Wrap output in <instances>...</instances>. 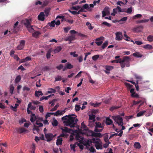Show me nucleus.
<instances>
[{
	"label": "nucleus",
	"mask_w": 153,
	"mask_h": 153,
	"mask_svg": "<svg viewBox=\"0 0 153 153\" xmlns=\"http://www.w3.org/2000/svg\"><path fill=\"white\" fill-rule=\"evenodd\" d=\"M134 146L135 148L138 149H140L141 147L140 143L138 142L135 143Z\"/></svg>",
	"instance_id": "393cba45"
},
{
	"label": "nucleus",
	"mask_w": 153,
	"mask_h": 153,
	"mask_svg": "<svg viewBox=\"0 0 153 153\" xmlns=\"http://www.w3.org/2000/svg\"><path fill=\"white\" fill-rule=\"evenodd\" d=\"M131 59L129 56H124L123 58V62H124L126 65V66L129 67L130 65V61Z\"/></svg>",
	"instance_id": "0eeeda50"
},
{
	"label": "nucleus",
	"mask_w": 153,
	"mask_h": 153,
	"mask_svg": "<svg viewBox=\"0 0 153 153\" xmlns=\"http://www.w3.org/2000/svg\"><path fill=\"white\" fill-rule=\"evenodd\" d=\"M108 41H105L104 43L102 45V49H104L106 48L108 45Z\"/></svg>",
	"instance_id": "c03bdc74"
},
{
	"label": "nucleus",
	"mask_w": 153,
	"mask_h": 153,
	"mask_svg": "<svg viewBox=\"0 0 153 153\" xmlns=\"http://www.w3.org/2000/svg\"><path fill=\"white\" fill-rule=\"evenodd\" d=\"M131 96L132 97L136 98H138L139 97V95L136 94L135 92V94H131Z\"/></svg>",
	"instance_id": "4d7b16f0"
},
{
	"label": "nucleus",
	"mask_w": 153,
	"mask_h": 153,
	"mask_svg": "<svg viewBox=\"0 0 153 153\" xmlns=\"http://www.w3.org/2000/svg\"><path fill=\"white\" fill-rule=\"evenodd\" d=\"M43 94L41 91H36L35 95L36 97H39L40 96H42Z\"/></svg>",
	"instance_id": "aec40b11"
},
{
	"label": "nucleus",
	"mask_w": 153,
	"mask_h": 153,
	"mask_svg": "<svg viewBox=\"0 0 153 153\" xmlns=\"http://www.w3.org/2000/svg\"><path fill=\"white\" fill-rule=\"evenodd\" d=\"M81 8V7L79 6H73L72 7L71 9L75 10H77Z\"/></svg>",
	"instance_id": "8fccbe9b"
},
{
	"label": "nucleus",
	"mask_w": 153,
	"mask_h": 153,
	"mask_svg": "<svg viewBox=\"0 0 153 153\" xmlns=\"http://www.w3.org/2000/svg\"><path fill=\"white\" fill-rule=\"evenodd\" d=\"M25 44V41L22 40L20 41V44L17 46V49L18 50H21L23 49Z\"/></svg>",
	"instance_id": "1a4fd4ad"
},
{
	"label": "nucleus",
	"mask_w": 153,
	"mask_h": 153,
	"mask_svg": "<svg viewBox=\"0 0 153 153\" xmlns=\"http://www.w3.org/2000/svg\"><path fill=\"white\" fill-rule=\"evenodd\" d=\"M30 104H28V105H27V113L28 114H30V113H32V111H31L30 110Z\"/></svg>",
	"instance_id": "5fc2aeb1"
},
{
	"label": "nucleus",
	"mask_w": 153,
	"mask_h": 153,
	"mask_svg": "<svg viewBox=\"0 0 153 153\" xmlns=\"http://www.w3.org/2000/svg\"><path fill=\"white\" fill-rule=\"evenodd\" d=\"M112 118L119 126L123 125V119L120 116H113L112 117Z\"/></svg>",
	"instance_id": "20e7f679"
},
{
	"label": "nucleus",
	"mask_w": 153,
	"mask_h": 153,
	"mask_svg": "<svg viewBox=\"0 0 153 153\" xmlns=\"http://www.w3.org/2000/svg\"><path fill=\"white\" fill-rule=\"evenodd\" d=\"M149 21V20L148 19H145L143 20H138L137 21V23H145L148 22Z\"/></svg>",
	"instance_id": "473e14b6"
},
{
	"label": "nucleus",
	"mask_w": 153,
	"mask_h": 153,
	"mask_svg": "<svg viewBox=\"0 0 153 153\" xmlns=\"http://www.w3.org/2000/svg\"><path fill=\"white\" fill-rule=\"evenodd\" d=\"M115 40L117 41H120L123 38L122 33L121 32H117L115 33Z\"/></svg>",
	"instance_id": "423d86ee"
},
{
	"label": "nucleus",
	"mask_w": 153,
	"mask_h": 153,
	"mask_svg": "<svg viewBox=\"0 0 153 153\" xmlns=\"http://www.w3.org/2000/svg\"><path fill=\"white\" fill-rule=\"evenodd\" d=\"M19 105V104H15V105L14 107H13L12 106H10V108L13 111H16L17 109L16 108H17V107Z\"/></svg>",
	"instance_id": "2f4dec72"
},
{
	"label": "nucleus",
	"mask_w": 153,
	"mask_h": 153,
	"mask_svg": "<svg viewBox=\"0 0 153 153\" xmlns=\"http://www.w3.org/2000/svg\"><path fill=\"white\" fill-rule=\"evenodd\" d=\"M70 32L71 34H77L78 36H79L82 37H85L86 36V35L80 33H79L75 31L74 30H71L70 31Z\"/></svg>",
	"instance_id": "f8f14e48"
},
{
	"label": "nucleus",
	"mask_w": 153,
	"mask_h": 153,
	"mask_svg": "<svg viewBox=\"0 0 153 153\" xmlns=\"http://www.w3.org/2000/svg\"><path fill=\"white\" fill-rule=\"evenodd\" d=\"M86 26H88V29L90 30H91L94 28V27L92 26L91 24L89 22H86Z\"/></svg>",
	"instance_id": "f704fd0d"
},
{
	"label": "nucleus",
	"mask_w": 153,
	"mask_h": 153,
	"mask_svg": "<svg viewBox=\"0 0 153 153\" xmlns=\"http://www.w3.org/2000/svg\"><path fill=\"white\" fill-rule=\"evenodd\" d=\"M82 72V71H79L78 74L75 76L74 77L75 79L78 78L81 76V74Z\"/></svg>",
	"instance_id": "bf43d9fd"
},
{
	"label": "nucleus",
	"mask_w": 153,
	"mask_h": 153,
	"mask_svg": "<svg viewBox=\"0 0 153 153\" xmlns=\"http://www.w3.org/2000/svg\"><path fill=\"white\" fill-rule=\"evenodd\" d=\"M19 24V22L17 21L14 24L13 32L14 33H16L19 30V27L17 26Z\"/></svg>",
	"instance_id": "9b49d317"
},
{
	"label": "nucleus",
	"mask_w": 153,
	"mask_h": 153,
	"mask_svg": "<svg viewBox=\"0 0 153 153\" xmlns=\"http://www.w3.org/2000/svg\"><path fill=\"white\" fill-rule=\"evenodd\" d=\"M95 124L94 131L96 132H101L104 128V125L102 124L99 122H96L95 123Z\"/></svg>",
	"instance_id": "7ed1b4c3"
},
{
	"label": "nucleus",
	"mask_w": 153,
	"mask_h": 153,
	"mask_svg": "<svg viewBox=\"0 0 153 153\" xmlns=\"http://www.w3.org/2000/svg\"><path fill=\"white\" fill-rule=\"evenodd\" d=\"M104 67L106 70L104 71L105 73L107 74H109L110 73V71L114 69V67L113 66L109 65H105Z\"/></svg>",
	"instance_id": "9d476101"
},
{
	"label": "nucleus",
	"mask_w": 153,
	"mask_h": 153,
	"mask_svg": "<svg viewBox=\"0 0 153 153\" xmlns=\"http://www.w3.org/2000/svg\"><path fill=\"white\" fill-rule=\"evenodd\" d=\"M14 90V88L13 86L12 85L10 86V92L11 94H13V91Z\"/></svg>",
	"instance_id": "79ce46f5"
},
{
	"label": "nucleus",
	"mask_w": 153,
	"mask_h": 153,
	"mask_svg": "<svg viewBox=\"0 0 153 153\" xmlns=\"http://www.w3.org/2000/svg\"><path fill=\"white\" fill-rule=\"evenodd\" d=\"M80 105H76L75 106V110L76 111H78L80 110Z\"/></svg>",
	"instance_id": "13d9d810"
},
{
	"label": "nucleus",
	"mask_w": 153,
	"mask_h": 153,
	"mask_svg": "<svg viewBox=\"0 0 153 153\" xmlns=\"http://www.w3.org/2000/svg\"><path fill=\"white\" fill-rule=\"evenodd\" d=\"M62 79V77L60 76H58L55 78V81H60Z\"/></svg>",
	"instance_id": "338daca9"
},
{
	"label": "nucleus",
	"mask_w": 153,
	"mask_h": 153,
	"mask_svg": "<svg viewBox=\"0 0 153 153\" xmlns=\"http://www.w3.org/2000/svg\"><path fill=\"white\" fill-rule=\"evenodd\" d=\"M108 135L106 134L104 136V140L105 142L106 143L108 142L109 143H110L109 141L108 140Z\"/></svg>",
	"instance_id": "864d4df0"
},
{
	"label": "nucleus",
	"mask_w": 153,
	"mask_h": 153,
	"mask_svg": "<svg viewBox=\"0 0 153 153\" xmlns=\"http://www.w3.org/2000/svg\"><path fill=\"white\" fill-rule=\"evenodd\" d=\"M113 123L112 120L109 117H107L106 119L105 123L107 125H110Z\"/></svg>",
	"instance_id": "6ab92c4d"
},
{
	"label": "nucleus",
	"mask_w": 153,
	"mask_h": 153,
	"mask_svg": "<svg viewBox=\"0 0 153 153\" xmlns=\"http://www.w3.org/2000/svg\"><path fill=\"white\" fill-rule=\"evenodd\" d=\"M71 28L70 27H64V31L66 33H68V31L71 29Z\"/></svg>",
	"instance_id": "de8ad7c7"
},
{
	"label": "nucleus",
	"mask_w": 153,
	"mask_h": 153,
	"mask_svg": "<svg viewBox=\"0 0 153 153\" xmlns=\"http://www.w3.org/2000/svg\"><path fill=\"white\" fill-rule=\"evenodd\" d=\"M133 55L135 57L137 58L141 57L143 56V55L139 52L134 53L133 54Z\"/></svg>",
	"instance_id": "412c9836"
},
{
	"label": "nucleus",
	"mask_w": 153,
	"mask_h": 153,
	"mask_svg": "<svg viewBox=\"0 0 153 153\" xmlns=\"http://www.w3.org/2000/svg\"><path fill=\"white\" fill-rule=\"evenodd\" d=\"M147 39L148 41L152 42L153 41V35H149L147 36Z\"/></svg>",
	"instance_id": "72a5a7b5"
},
{
	"label": "nucleus",
	"mask_w": 153,
	"mask_h": 153,
	"mask_svg": "<svg viewBox=\"0 0 153 153\" xmlns=\"http://www.w3.org/2000/svg\"><path fill=\"white\" fill-rule=\"evenodd\" d=\"M123 35L126 38L125 39L123 38L124 40L127 41H130V40H129V39H130L131 38L129 37L126 34H124Z\"/></svg>",
	"instance_id": "a18cd8bd"
},
{
	"label": "nucleus",
	"mask_w": 153,
	"mask_h": 153,
	"mask_svg": "<svg viewBox=\"0 0 153 153\" xmlns=\"http://www.w3.org/2000/svg\"><path fill=\"white\" fill-rule=\"evenodd\" d=\"M33 130V131L34 130H36V131L38 132L39 131V127L36 126L35 125H34Z\"/></svg>",
	"instance_id": "052dcab7"
},
{
	"label": "nucleus",
	"mask_w": 153,
	"mask_h": 153,
	"mask_svg": "<svg viewBox=\"0 0 153 153\" xmlns=\"http://www.w3.org/2000/svg\"><path fill=\"white\" fill-rule=\"evenodd\" d=\"M140 101H141L140 105H139V107H140L141 106L144 104L146 102V100L145 99H143L142 100H140Z\"/></svg>",
	"instance_id": "3c124183"
},
{
	"label": "nucleus",
	"mask_w": 153,
	"mask_h": 153,
	"mask_svg": "<svg viewBox=\"0 0 153 153\" xmlns=\"http://www.w3.org/2000/svg\"><path fill=\"white\" fill-rule=\"evenodd\" d=\"M63 67V65L61 64L56 67V68L59 70H60Z\"/></svg>",
	"instance_id": "69168bd1"
},
{
	"label": "nucleus",
	"mask_w": 153,
	"mask_h": 153,
	"mask_svg": "<svg viewBox=\"0 0 153 153\" xmlns=\"http://www.w3.org/2000/svg\"><path fill=\"white\" fill-rule=\"evenodd\" d=\"M75 116V115L73 114L68 115V119L66 121L64 122V123H65L66 126L74 128L78 121V119L76 117H72Z\"/></svg>",
	"instance_id": "f257e3e1"
},
{
	"label": "nucleus",
	"mask_w": 153,
	"mask_h": 153,
	"mask_svg": "<svg viewBox=\"0 0 153 153\" xmlns=\"http://www.w3.org/2000/svg\"><path fill=\"white\" fill-rule=\"evenodd\" d=\"M132 11V7H131L128 8L127 10L126 11H124V12L127 13L129 14H130L131 13Z\"/></svg>",
	"instance_id": "49530a36"
},
{
	"label": "nucleus",
	"mask_w": 153,
	"mask_h": 153,
	"mask_svg": "<svg viewBox=\"0 0 153 153\" xmlns=\"http://www.w3.org/2000/svg\"><path fill=\"white\" fill-rule=\"evenodd\" d=\"M55 20L52 21L51 22L48 23V24L46 26V27L48 28L49 26H50V27H54L55 26Z\"/></svg>",
	"instance_id": "dca6fc26"
},
{
	"label": "nucleus",
	"mask_w": 153,
	"mask_h": 153,
	"mask_svg": "<svg viewBox=\"0 0 153 153\" xmlns=\"http://www.w3.org/2000/svg\"><path fill=\"white\" fill-rule=\"evenodd\" d=\"M50 9L49 8H45V16H48L49 15V13L50 12Z\"/></svg>",
	"instance_id": "c9c22d12"
},
{
	"label": "nucleus",
	"mask_w": 153,
	"mask_h": 153,
	"mask_svg": "<svg viewBox=\"0 0 153 153\" xmlns=\"http://www.w3.org/2000/svg\"><path fill=\"white\" fill-rule=\"evenodd\" d=\"M62 48L60 46H58L53 50L54 53H57L61 51Z\"/></svg>",
	"instance_id": "bb28decb"
},
{
	"label": "nucleus",
	"mask_w": 153,
	"mask_h": 153,
	"mask_svg": "<svg viewBox=\"0 0 153 153\" xmlns=\"http://www.w3.org/2000/svg\"><path fill=\"white\" fill-rule=\"evenodd\" d=\"M45 15L43 12L40 13L38 16V19L39 20L44 21L45 20Z\"/></svg>",
	"instance_id": "ddd939ff"
},
{
	"label": "nucleus",
	"mask_w": 153,
	"mask_h": 153,
	"mask_svg": "<svg viewBox=\"0 0 153 153\" xmlns=\"http://www.w3.org/2000/svg\"><path fill=\"white\" fill-rule=\"evenodd\" d=\"M59 105H58V104H57L53 108L51 109V111H53L56 110L57 109V108L59 107Z\"/></svg>",
	"instance_id": "e2e57ef3"
},
{
	"label": "nucleus",
	"mask_w": 153,
	"mask_h": 153,
	"mask_svg": "<svg viewBox=\"0 0 153 153\" xmlns=\"http://www.w3.org/2000/svg\"><path fill=\"white\" fill-rule=\"evenodd\" d=\"M93 134L94 137H102L103 136V135H102L100 133H96L94 132V133Z\"/></svg>",
	"instance_id": "c85d7f7f"
},
{
	"label": "nucleus",
	"mask_w": 153,
	"mask_h": 153,
	"mask_svg": "<svg viewBox=\"0 0 153 153\" xmlns=\"http://www.w3.org/2000/svg\"><path fill=\"white\" fill-rule=\"evenodd\" d=\"M62 131L65 133H70L71 131H72L71 129L67 127H64L61 128Z\"/></svg>",
	"instance_id": "2eb2a0df"
},
{
	"label": "nucleus",
	"mask_w": 153,
	"mask_h": 153,
	"mask_svg": "<svg viewBox=\"0 0 153 153\" xmlns=\"http://www.w3.org/2000/svg\"><path fill=\"white\" fill-rule=\"evenodd\" d=\"M142 16V15L141 14H137L133 16L132 18L134 19H136L140 18Z\"/></svg>",
	"instance_id": "58836bf2"
},
{
	"label": "nucleus",
	"mask_w": 153,
	"mask_h": 153,
	"mask_svg": "<svg viewBox=\"0 0 153 153\" xmlns=\"http://www.w3.org/2000/svg\"><path fill=\"white\" fill-rule=\"evenodd\" d=\"M65 66L67 69H71L74 67L69 62L67 63Z\"/></svg>",
	"instance_id": "c756f323"
},
{
	"label": "nucleus",
	"mask_w": 153,
	"mask_h": 153,
	"mask_svg": "<svg viewBox=\"0 0 153 153\" xmlns=\"http://www.w3.org/2000/svg\"><path fill=\"white\" fill-rule=\"evenodd\" d=\"M102 25H104L108 27H110L111 26V25L108 23L106 22H104L102 23Z\"/></svg>",
	"instance_id": "603ef678"
},
{
	"label": "nucleus",
	"mask_w": 153,
	"mask_h": 153,
	"mask_svg": "<svg viewBox=\"0 0 153 153\" xmlns=\"http://www.w3.org/2000/svg\"><path fill=\"white\" fill-rule=\"evenodd\" d=\"M81 128H83L85 130H87L88 129V128H87V126L85 125L84 122H83L81 123Z\"/></svg>",
	"instance_id": "e433bc0d"
},
{
	"label": "nucleus",
	"mask_w": 153,
	"mask_h": 153,
	"mask_svg": "<svg viewBox=\"0 0 153 153\" xmlns=\"http://www.w3.org/2000/svg\"><path fill=\"white\" fill-rule=\"evenodd\" d=\"M56 136V134L53 135L51 133L45 134V136L46 138L47 139V141L48 142H49L52 140L53 138Z\"/></svg>",
	"instance_id": "39448f33"
},
{
	"label": "nucleus",
	"mask_w": 153,
	"mask_h": 153,
	"mask_svg": "<svg viewBox=\"0 0 153 153\" xmlns=\"http://www.w3.org/2000/svg\"><path fill=\"white\" fill-rule=\"evenodd\" d=\"M31 151L32 153H35V146L34 143H33L31 146Z\"/></svg>",
	"instance_id": "a19ab883"
},
{
	"label": "nucleus",
	"mask_w": 153,
	"mask_h": 153,
	"mask_svg": "<svg viewBox=\"0 0 153 153\" xmlns=\"http://www.w3.org/2000/svg\"><path fill=\"white\" fill-rule=\"evenodd\" d=\"M75 39L76 38L75 35L72 34L71 36H70L66 37L65 38V40L66 41H69V43H70L72 41L75 40Z\"/></svg>",
	"instance_id": "6e6552de"
},
{
	"label": "nucleus",
	"mask_w": 153,
	"mask_h": 153,
	"mask_svg": "<svg viewBox=\"0 0 153 153\" xmlns=\"http://www.w3.org/2000/svg\"><path fill=\"white\" fill-rule=\"evenodd\" d=\"M99 55H94L92 57V59L94 61H96L99 58Z\"/></svg>",
	"instance_id": "09e8293b"
},
{
	"label": "nucleus",
	"mask_w": 153,
	"mask_h": 153,
	"mask_svg": "<svg viewBox=\"0 0 153 153\" xmlns=\"http://www.w3.org/2000/svg\"><path fill=\"white\" fill-rule=\"evenodd\" d=\"M21 77L20 75H18L15 78V82L16 83H17L19 82L21 80Z\"/></svg>",
	"instance_id": "a878e982"
},
{
	"label": "nucleus",
	"mask_w": 153,
	"mask_h": 153,
	"mask_svg": "<svg viewBox=\"0 0 153 153\" xmlns=\"http://www.w3.org/2000/svg\"><path fill=\"white\" fill-rule=\"evenodd\" d=\"M58 122L56 120H54L53 122L52 123V125L53 126H56L57 125Z\"/></svg>",
	"instance_id": "6e6d98bb"
},
{
	"label": "nucleus",
	"mask_w": 153,
	"mask_h": 153,
	"mask_svg": "<svg viewBox=\"0 0 153 153\" xmlns=\"http://www.w3.org/2000/svg\"><path fill=\"white\" fill-rule=\"evenodd\" d=\"M87 135L88 136H91L92 137H94L93 135V133H94V132L93 131L87 129Z\"/></svg>",
	"instance_id": "b1692460"
},
{
	"label": "nucleus",
	"mask_w": 153,
	"mask_h": 153,
	"mask_svg": "<svg viewBox=\"0 0 153 153\" xmlns=\"http://www.w3.org/2000/svg\"><path fill=\"white\" fill-rule=\"evenodd\" d=\"M146 112V111L145 110L140 111L137 114V117L141 116H142L145 112Z\"/></svg>",
	"instance_id": "cd10ccee"
},
{
	"label": "nucleus",
	"mask_w": 153,
	"mask_h": 153,
	"mask_svg": "<svg viewBox=\"0 0 153 153\" xmlns=\"http://www.w3.org/2000/svg\"><path fill=\"white\" fill-rule=\"evenodd\" d=\"M92 140L93 143L95 144H97V143H98L101 141L100 139L98 138H97L96 139L93 138L92 139Z\"/></svg>",
	"instance_id": "4c0bfd02"
},
{
	"label": "nucleus",
	"mask_w": 153,
	"mask_h": 153,
	"mask_svg": "<svg viewBox=\"0 0 153 153\" xmlns=\"http://www.w3.org/2000/svg\"><path fill=\"white\" fill-rule=\"evenodd\" d=\"M28 104H30V109L31 110H35L36 109V107H37V106L32 105V103L31 102H30Z\"/></svg>",
	"instance_id": "ea45409f"
},
{
	"label": "nucleus",
	"mask_w": 153,
	"mask_h": 153,
	"mask_svg": "<svg viewBox=\"0 0 153 153\" xmlns=\"http://www.w3.org/2000/svg\"><path fill=\"white\" fill-rule=\"evenodd\" d=\"M48 90V93L49 94L55 93L56 92V90L52 88H49Z\"/></svg>",
	"instance_id": "7c9ffc66"
},
{
	"label": "nucleus",
	"mask_w": 153,
	"mask_h": 153,
	"mask_svg": "<svg viewBox=\"0 0 153 153\" xmlns=\"http://www.w3.org/2000/svg\"><path fill=\"white\" fill-rule=\"evenodd\" d=\"M56 100L55 99L53 100L52 101H50L49 102V104H51V107L53 106L54 105V103L56 101Z\"/></svg>",
	"instance_id": "0e129e2a"
},
{
	"label": "nucleus",
	"mask_w": 153,
	"mask_h": 153,
	"mask_svg": "<svg viewBox=\"0 0 153 153\" xmlns=\"http://www.w3.org/2000/svg\"><path fill=\"white\" fill-rule=\"evenodd\" d=\"M32 33V36L35 38H38L39 36L41 34V33L38 31H35L34 32Z\"/></svg>",
	"instance_id": "f3484780"
},
{
	"label": "nucleus",
	"mask_w": 153,
	"mask_h": 153,
	"mask_svg": "<svg viewBox=\"0 0 153 153\" xmlns=\"http://www.w3.org/2000/svg\"><path fill=\"white\" fill-rule=\"evenodd\" d=\"M94 145L97 149H102V146L101 141L97 143V144H95Z\"/></svg>",
	"instance_id": "4468645a"
},
{
	"label": "nucleus",
	"mask_w": 153,
	"mask_h": 153,
	"mask_svg": "<svg viewBox=\"0 0 153 153\" xmlns=\"http://www.w3.org/2000/svg\"><path fill=\"white\" fill-rule=\"evenodd\" d=\"M31 19H26L22 21L23 23L26 27L27 30L30 33H32L34 31V29L33 28V26L31 25Z\"/></svg>",
	"instance_id": "f03ea898"
},
{
	"label": "nucleus",
	"mask_w": 153,
	"mask_h": 153,
	"mask_svg": "<svg viewBox=\"0 0 153 153\" xmlns=\"http://www.w3.org/2000/svg\"><path fill=\"white\" fill-rule=\"evenodd\" d=\"M70 147H71V149L72 150H73L74 152L76 151V150L75 149V148L76 147V145L75 144H70Z\"/></svg>",
	"instance_id": "37998d69"
},
{
	"label": "nucleus",
	"mask_w": 153,
	"mask_h": 153,
	"mask_svg": "<svg viewBox=\"0 0 153 153\" xmlns=\"http://www.w3.org/2000/svg\"><path fill=\"white\" fill-rule=\"evenodd\" d=\"M36 119V117L35 116V114H32L30 116V120L32 123L35 122Z\"/></svg>",
	"instance_id": "4be33fe9"
},
{
	"label": "nucleus",
	"mask_w": 153,
	"mask_h": 153,
	"mask_svg": "<svg viewBox=\"0 0 153 153\" xmlns=\"http://www.w3.org/2000/svg\"><path fill=\"white\" fill-rule=\"evenodd\" d=\"M142 47L144 49L147 50H151L153 48V47L152 45L149 44H146L144 45Z\"/></svg>",
	"instance_id": "a211bd4d"
},
{
	"label": "nucleus",
	"mask_w": 153,
	"mask_h": 153,
	"mask_svg": "<svg viewBox=\"0 0 153 153\" xmlns=\"http://www.w3.org/2000/svg\"><path fill=\"white\" fill-rule=\"evenodd\" d=\"M134 44H136L137 45H140L143 44L142 42L139 41H135L134 43Z\"/></svg>",
	"instance_id": "774afa93"
},
{
	"label": "nucleus",
	"mask_w": 153,
	"mask_h": 153,
	"mask_svg": "<svg viewBox=\"0 0 153 153\" xmlns=\"http://www.w3.org/2000/svg\"><path fill=\"white\" fill-rule=\"evenodd\" d=\"M104 37L103 36H101L99 38H97L95 40L97 41H102L104 40Z\"/></svg>",
	"instance_id": "680f3d73"
},
{
	"label": "nucleus",
	"mask_w": 153,
	"mask_h": 153,
	"mask_svg": "<svg viewBox=\"0 0 153 153\" xmlns=\"http://www.w3.org/2000/svg\"><path fill=\"white\" fill-rule=\"evenodd\" d=\"M62 138H58L56 142V144L58 146L61 145L62 144Z\"/></svg>",
	"instance_id": "5701e85b"
}]
</instances>
